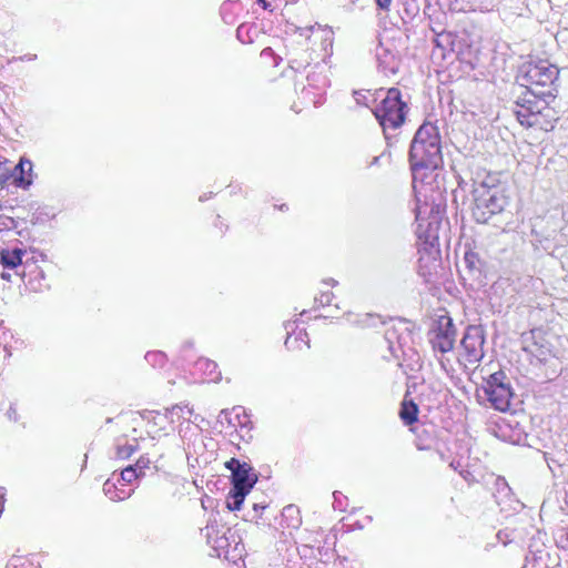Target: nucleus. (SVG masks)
Masks as SVG:
<instances>
[{
  "instance_id": "obj_1",
  "label": "nucleus",
  "mask_w": 568,
  "mask_h": 568,
  "mask_svg": "<svg viewBox=\"0 0 568 568\" xmlns=\"http://www.w3.org/2000/svg\"><path fill=\"white\" fill-rule=\"evenodd\" d=\"M471 194V213L478 223H487L508 205L505 187L495 173H477L476 178L473 179Z\"/></svg>"
},
{
  "instance_id": "obj_2",
  "label": "nucleus",
  "mask_w": 568,
  "mask_h": 568,
  "mask_svg": "<svg viewBox=\"0 0 568 568\" xmlns=\"http://www.w3.org/2000/svg\"><path fill=\"white\" fill-rule=\"evenodd\" d=\"M409 163L416 178L419 170H436L443 163L438 128L423 123L416 131L409 149Z\"/></svg>"
},
{
  "instance_id": "obj_3",
  "label": "nucleus",
  "mask_w": 568,
  "mask_h": 568,
  "mask_svg": "<svg viewBox=\"0 0 568 568\" xmlns=\"http://www.w3.org/2000/svg\"><path fill=\"white\" fill-rule=\"evenodd\" d=\"M408 106L399 89L389 88L381 102L373 109V113L383 129L386 140L390 139L389 130L400 128L406 119Z\"/></svg>"
},
{
  "instance_id": "obj_4",
  "label": "nucleus",
  "mask_w": 568,
  "mask_h": 568,
  "mask_svg": "<svg viewBox=\"0 0 568 568\" xmlns=\"http://www.w3.org/2000/svg\"><path fill=\"white\" fill-rule=\"evenodd\" d=\"M559 70L547 60L528 62L521 67V85L532 89V87H548L558 79Z\"/></svg>"
},
{
  "instance_id": "obj_5",
  "label": "nucleus",
  "mask_w": 568,
  "mask_h": 568,
  "mask_svg": "<svg viewBox=\"0 0 568 568\" xmlns=\"http://www.w3.org/2000/svg\"><path fill=\"white\" fill-rule=\"evenodd\" d=\"M483 389L495 409L500 412L509 409L514 393L503 371L489 375Z\"/></svg>"
},
{
  "instance_id": "obj_6",
  "label": "nucleus",
  "mask_w": 568,
  "mask_h": 568,
  "mask_svg": "<svg viewBox=\"0 0 568 568\" xmlns=\"http://www.w3.org/2000/svg\"><path fill=\"white\" fill-rule=\"evenodd\" d=\"M206 542L212 547L217 557L230 555L232 542L237 547L236 534L231 528L220 524L216 518H210L206 526L202 529Z\"/></svg>"
},
{
  "instance_id": "obj_7",
  "label": "nucleus",
  "mask_w": 568,
  "mask_h": 568,
  "mask_svg": "<svg viewBox=\"0 0 568 568\" xmlns=\"http://www.w3.org/2000/svg\"><path fill=\"white\" fill-rule=\"evenodd\" d=\"M225 467L231 471L232 488L251 491L257 481V475L248 463L233 457L225 463Z\"/></svg>"
},
{
  "instance_id": "obj_8",
  "label": "nucleus",
  "mask_w": 568,
  "mask_h": 568,
  "mask_svg": "<svg viewBox=\"0 0 568 568\" xmlns=\"http://www.w3.org/2000/svg\"><path fill=\"white\" fill-rule=\"evenodd\" d=\"M457 332L453 320L447 316L439 318L436 328L433 331L430 343L435 351L440 353L450 352L456 342Z\"/></svg>"
},
{
  "instance_id": "obj_9",
  "label": "nucleus",
  "mask_w": 568,
  "mask_h": 568,
  "mask_svg": "<svg viewBox=\"0 0 568 568\" xmlns=\"http://www.w3.org/2000/svg\"><path fill=\"white\" fill-rule=\"evenodd\" d=\"M484 328L480 325H469L460 342L469 363H478L484 357Z\"/></svg>"
},
{
  "instance_id": "obj_10",
  "label": "nucleus",
  "mask_w": 568,
  "mask_h": 568,
  "mask_svg": "<svg viewBox=\"0 0 568 568\" xmlns=\"http://www.w3.org/2000/svg\"><path fill=\"white\" fill-rule=\"evenodd\" d=\"M26 251L22 248H6L0 252V262L4 270L12 271L14 275L24 276V271L21 268L23 265V256Z\"/></svg>"
},
{
  "instance_id": "obj_11",
  "label": "nucleus",
  "mask_w": 568,
  "mask_h": 568,
  "mask_svg": "<svg viewBox=\"0 0 568 568\" xmlns=\"http://www.w3.org/2000/svg\"><path fill=\"white\" fill-rule=\"evenodd\" d=\"M545 95V92H537L529 88L520 95L521 101L529 108L530 114L536 115L537 121H539V115L542 114L545 110H548L547 102L544 99Z\"/></svg>"
},
{
  "instance_id": "obj_12",
  "label": "nucleus",
  "mask_w": 568,
  "mask_h": 568,
  "mask_svg": "<svg viewBox=\"0 0 568 568\" xmlns=\"http://www.w3.org/2000/svg\"><path fill=\"white\" fill-rule=\"evenodd\" d=\"M32 162L27 159H21L13 171V182L18 187L27 190L33 182L32 179Z\"/></svg>"
},
{
  "instance_id": "obj_13",
  "label": "nucleus",
  "mask_w": 568,
  "mask_h": 568,
  "mask_svg": "<svg viewBox=\"0 0 568 568\" xmlns=\"http://www.w3.org/2000/svg\"><path fill=\"white\" fill-rule=\"evenodd\" d=\"M514 114L523 126L531 128L539 125L536 115L530 114L529 108L521 101L519 95L515 102Z\"/></svg>"
},
{
  "instance_id": "obj_14",
  "label": "nucleus",
  "mask_w": 568,
  "mask_h": 568,
  "mask_svg": "<svg viewBox=\"0 0 568 568\" xmlns=\"http://www.w3.org/2000/svg\"><path fill=\"white\" fill-rule=\"evenodd\" d=\"M103 493L104 495L112 501L125 500L131 497L133 490H125L123 488H119L112 479H106L103 484Z\"/></svg>"
},
{
  "instance_id": "obj_15",
  "label": "nucleus",
  "mask_w": 568,
  "mask_h": 568,
  "mask_svg": "<svg viewBox=\"0 0 568 568\" xmlns=\"http://www.w3.org/2000/svg\"><path fill=\"white\" fill-rule=\"evenodd\" d=\"M139 449V444L135 438L129 440L128 438H119L115 445V456L120 459H126Z\"/></svg>"
},
{
  "instance_id": "obj_16",
  "label": "nucleus",
  "mask_w": 568,
  "mask_h": 568,
  "mask_svg": "<svg viewBox=\"0 0 568 568\" xmlns=\"http://www.w3.org/2000/svg\"><path fill=\"white\" fill-rule=\"evenodd\" d=\"M399 417L405 425H413L418 418V406L413 400H403Z\"/></svg>"
},
{
  "instance_id": "obj_17",
  "label": "nucleus",
  "mask_w": 568,
  "mask_h": 568,
  "mask_svg": "<svg viewBox=\"0 0 568 568\" xmlns=\"http://www.w3.org/2000/svg\"><path fill=\"white\" fill-rule=\"evenodd\" d=\"M524 349L540 363L547 362L551 355V349L547 343L534 342L530 345H527Z\"/></svg>"
},
{
  "instance_id": "obj_18",
  "label": "nucleus",
  "mask_w": 568,
  "mask_h": 568,
  "mask_svg": "<svg viewBox=\"0 0 568 568\" xmlns=\"http://www.w3.org/2000/svg\"><path fill=\"white\" fill-rule=\"evenodd\" d=\"M193 415V408L187 405H174L166 409L165 417L171 422L175 423L180 419L190 420Z\"/></svg>"
},
{
  "instance_id": "obj_19",
  "label": "nucleus",
  "mask_w": 568,
  "mask_h": 568,
  "mask_svg": "<svg viewBox=\"0 0 568 568\" xmlns=\"http://www.w3.org/2000/svg\"><path fill=\"white\" fill-rule=\"evenodd\" d=\"M455 38L456 37L450 32H442L434 39L435 47L443 50L444 57L446 51H455Z\"/></svg>"
},
{
  "instance_id": "obj_20",
  "label": "nucleus",
  "mask_w": 568,
  "mask_h": 568,
  "mask_svg": "<svg viewBox=\"0 0 568 568\" xmlns=\"http://www.w3.org/2000/svg\"><path fill=\"white\" fill-rule=\"evenodd\" d=\"M250 491H246V490H239V489L231 488L227 499H226L227 508L232 511L239 510L241 508L242 504L244 503L245 496Z\"/></svg>"
},
{
  "instance_id": "obj_21",
  "label": "nucleus",
  "mask_w": 568,
  "mask_h": 568,
  "mask_svg": "<svg viewBox=\"0 0 568 568\" xmlns=\"http://www.w3.org/2000/svg\"><path fill=\"white\" fill-rule=\"evenodd\" d=\"M295 322H287L285 324V331H286V339H285V346L287 349L294 351V349H301V343L298 341V337L295 335Z\"/></svg>"
},
{
  "instance_id": "obj_22",
  "label": "nucleus",
  "mask_w": 568,
  "mask_h": 568,
  "mask_svg": "<svg viewBox=\"0 0 568 568\" xmlns=\"http://www.w3.org/2000/svg\"><path fill=\"white\" fill-rule=\"evenodd\" d=\"M142 476H140L139 473L131 465H129L121 471L118 481L122 480V486H124L125 484H131L134 479H139Z\"/></svg>"
},
{
  "instance_id": "obj_23",
  "label": "nucleus",
  "mask_w": 568,
  "mask_h": 568,
  "mask_svg": "<svg viewBox=\"0 0 568 568\" xmlns=\"http://www.w3.org/2000/svg\"><path fill=\"white\" fill-rule=\"evenodd\" d=\"M334 298V294L329 291L321 290L320 296H315L314 303L317 306H329Z\"/></svg>"
},
{
  "instance_id": "obj_24",
  "label": "nucleus",
  "mask_w": 568,
  "mask_h": 568,
  "mask_svg": "<svg viewBox=\"0 0 568 568\" xmlns=\"http://www.w3.org/2000/svg\"><path fill=\"white\" fill-rule=\"evenodd\" d=\"M151 460L148 456L142 455L134 465H131L140 476L145 475V469L150 468Z\"/></svg>"
},
{
  "instance_id": "obj_25",
  "label": "nucleus",
  "mask_w": 568,
  "mask_h": 568,
  "mask_svg": "<svg viewBox=\"0 0 568 568\" xmlns=\"http://www.w3.org/2000/svg\"><path fill=\"white\" fill-rule=\"evenodd\" d=\"M197 365L201 367V368H205L209 371V375L211 376L212 379H216L220 375V373H216V376H213V374L215 373V369H216V363L212 362V361H209V359H201L197 362Z\"/></svg>"
},
{
  "instance_id": "obj_26",
  "label": "nucleus",
  "mask_w": 568,
  "mask_h": 568,
  "mask_svg": "<svg viewBox=\"0 0 568 568\" xmlns=\"http://www.w3.org/2000/svg\"><path fill=\"white\" fill-rule=\"evenodd\" d=\"M295 335L298 337L301 346L304 345L306 348H310V339L305 329H300L295 332Z\"/></svg>"
},
{
  "instance_id": "obj_27",
  "label": "nucleus",
  "mask_w": 568,
  "mask_h": 568,
  "mask_svg": "<svg viewBox=\"0 0 568 568\" xmlns=\"http://www.w3.org/2000/svg\"><path fill=\"white\" fill-rule=\"evenodd\" d=\"M392 1L393 0H375L377 8L384 12L390 10Z\"/></svg>"
},
{
  "instance_id": "obj_28",
  "label": "nucleus",
  "mask_w": 568,
  "mask_h": 568,
  "mask_svg": "<svg viewBox=\"0 0 568 568\" xmlns=\"http://www.w3.org/2000/svg\"><path fill=\"white\" fill-rule=\"evenodd\" d=\"M418 12V7L416 4H407L405 7V13L409 17V18H413L416 13Z\"/></svg>"
},
{
  "instance_id": "obj_29",
  "label": "nucleus",
  "mask_w": 568,
  "mask_h": 568,
  "mask_svg": "<svg viewBox=\"0 0 568 568\" xmlns=\"http://www.w3.org/2000/svg\"><path fill=\"white\" fill-rule=\"evenodd\" d=\"M294 514H298V509L294 505H288L283 509L284 516H293Z\"/></svg>"
},
{
  "instance_id": "obj_30",
  "label": "nucleus",
  "mask_w": 568,
  "mask_h": 568,
  "mask_svg": "<svg viewBox=\"0 0 568 568\" xmlns=\"http://www.w3.org/2000/svg\"><path fill=\"white\" fill-rule=\"evenodd\" d=\"M523 0H499L505 8H513L515 4L521 2Z\"/></svg>"
},
{
  "instance_id": "obj_31",
  "label": "nucleus",
  "mask_w": 568,
  "mask_h": 568,
  "mask_svg": "<svg viewBox=\"0 0 568 568\" xmlns=\"http://www.w3.org/2000/svg\"><path fill=\"white\" fill-rule=\"evenodd\" d=\"M4 496H6L4 488L0 487V515L2 514L3 508H4V503H6Z\"/></svg>"
},
{
  "instance_id": "obj_32",
  "label": "nucleus",
  "mask_w": 568,
  "mask_h": 568,
  "mask_svg": "<svg viewBox=\"0 0 568 568\" xmlns=\"http://www.w3.org/2000/svg\"><path fill=\"white\" fill-rule=\"evenodd\" d=\"M36 59H37L36 54H24L19 58H16V60H19V61H33Z\"/></svg>"
},
{
  "instance_id": "obj_33",
  "label": "nucleus",
  "mask_w": 568,
  "mask_h": 568,
  "mask_svg": "<svg viewBox=\"0 0 568 568\" xmlns=\"http://www.w3.org/2000/svg\"><path fill=\"white\" fill-rule=\"evenodd\" d=\"M0 277H1L2 280H4V281L10 282V281H11V277H12V273H11V271H9V270H4V268H3V272L0 274Z\"/></svg>"
},
{
  "instance_id": "obj_34",
  "label": "nucleus",
  "mask_w": 568,
  "mask_h": 568,
  "mask_svg": "<svg viewBox=\"0 0 568 568\" xmlns=\"http://www.w3.org/2000/svg\"><path fill=\"white\" fill-rule=\"evenodd\" d=\"M159 358V359H163L164 358V355L162 353H148L145 358L148 361H151V358Z\"/></svg>"
},
{
  "instance_id": "obj_35",
  "label": "nucleus",
  "mask_w": 568,
  "mask_h": 568,
  "mask_svg": "<svg viewBox=\"0 0 568 568\" xmlns=\"http://www.w3.org/2000/svg\"><path fill=\"white\" fill-rule=\"evenodd\" d=\"M322 284H323V285H325V286H332V287H334V286H336V285H337V281H336V280H334V278H327V280H324V281L322 282Z\"/></svg>"
},
{
  "instance_id": "obj_36",
  "label": "nucleus",
  "mask_w": 568,
  "mask_h": 568,
  "mask_svg": "<svg viewBox=\"0 0 568 568\" xmlns=\"http://www.w3.org/2000/svg\"><path fill=\"white\" fill-rule=\"evenodd\" d=\"M423 213H424V212H423L422 206H417V207H416V220H417V221L423 220V216H422V215H423Z\"/></svg>"
},
{
  "instance_id": "obj_37",
  "label": "nucleus",
  "mask_w": 568,
  "mask_h": 568,
  "mask_svg": "<svg viewBox=\"0 0 568 568\" xmlns=\"http://www.w3.org/2000/svg\"><path fill=\"white\" fill-rule=\"evenodd\" d=\"M395 335V332H390V331H387L386 332V339L390 343V346L389 348L392 349L393 348V345H392V337Z\"/></svg>"
},
{
  "instance_id": "obj_38",
  "label": "nucleus",
  "mask_w": 568,
  "mask_h": 568,
  "mask_svg": "<svg viewBox=\"0 0 568 568\" xmlns=\"http://www.w3.org/2000/svg\"><path fill=\"white\" fill-rule=\"evenodd\" d=\"M361 97H363V95L357 92L355 93V99H356L357 103H361V101H363V98H361Z\"/></svg>"
},
{
  "instance_id": "obj_39",
  "label": "nucleus",
  "mask_w": 568,
  "mask_h": 568,
  "mask_svg": "<svg viewBox=\"0 0 568 568\" xmlns=\"http://www.w3.org/2000/svg\"><path fill=\"white\" fill-rule=\"evenodd\" d=\"M361 97H363V95L357 92L355 93V99H356L357 103H361V101H363V98H361Z\"/></svg>"
},
{
  "instance_id": "obj_40",
  "label": "nucleus",
  "mask_w": 568,
  "mask_h": 568,
  "mask_svg": "<svg viewBox=\"0 0 568 568\" xmlns=\"http://www.w3.org/2000/svg\"><path fill=\"white\" fill-rule=\"evenodd\" d=\"M333 496H334L335 503H337V497L342 496V494L339 491H334Z\"/></svg>"
},
{
  "instance_id": "obj_41",
  "label": "nucleus",
  "mask_w": 568,
  "mask_h": 568,
  "mask_svg": "<svg viewBox=\"0 0 568 568\" xmlns=\"http://www.w3.org/2000/svg\"><path fill=\"white\" fill-rule=\"evenodd\" d=\"M365 318H366V320H369V318H372V316H371L369 314H366V315H365Z\"/></svg>"
},
{
  "instance_id": "obj_42",
  "label": "nucleus",
  "mask_w": 568,
  "mask_h": 568,
  "mask_svg": "<svg viewBox=\"0 0 568 568\" xmlns=\"http://www.w3.org/2000/svg\"><path fill=\"white\" fill-rule=\"evenodd\" d=\"M382 92H384V93H385L386 91H384L383 89H381V90H379V92H378V95H382Z\"/></svg>"
}]
</instances>
